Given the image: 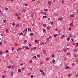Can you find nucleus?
<instances>
[{
  "instance_id": "1",
  "label": "nucleus",
  "mask_w": 78,
  "mask_h": 78,
  "mask_svg": "<svg viewBox=\"0 0 78 78\" xmlns=\"http://www.w3.org/2000/svg\"><path fill=\"white\" fill-rule=\"evenodd\" d=\"M63 19H64V18L62 17V18H58V20H62Z\"/></svg>"
},
{
  "instance_id": "2",
  "label": "nucleus",
  "mask_w": 78,
  "mask_h": 78,
  "mask_svg": "<svg viewBox=\"0 0 78 78\" xmlns=\"http://www.w3.org/2000/svg\"><path fill=\"white\" fill-rule=\"evenodd\" d=\"M25 11H26V9H22V12H25Z\"/></svg>"
},
{
  "instance_id": "3",
  "label": "nucleus",
  "mask_w": 78,
  "mask_h": 78,
  "mask_svg": "<svg viewBox=\"0 0 78 78\" xmlns=\"http://www.w3.org/2000/svg\"><path fill=\"white\" fill-rule=\"evenodd\" d=\"M13 74H14V72L13 71L11 73V76H12V75H13Z\"/></svg>"
},
{
  "instance_id": "4",
  "label": "nucleus",
  "mask_w": 78,
  "mask_h": 78,
  "mask_svg": "<svg viewBox=\"0 0 78 78\" xmlns=\"http://www.w3.org/2000/svg\"><path fill=\"white\" fill-rule=\"evenodd\" d=\"M22 48H19L17 50V51H19V50H22Z\"/></svg>"
},
{
  "instance_id": "5",
  "label": "nucleus",
  "mask_w": 78,
  "mask_h": 78,
  "mask_svg": "<svg viewBox=\"0 0 78 78\" xmlns=\"http://www.w3.org/2000/svg\"><path fill=\"white\" fill-rule=\"evenodd\" d=\"M48 5H51V1H49L48 2Z\"/></svg>"
},
{
  "instance_id": "6",
  "label": "nucleus",
  "mask_w": 78,
  "mask_h": 78,
  "mask_svg": "<svg viewBox=\"0 0 78 78\" xmlns=\"http://www.w3.org/2000/svg\"><path fill=\"white\" fill-rule=\"evenodd\" d=\"M31 28L29 27L28 28V31H31Z\"/></svg>"
},
{
  "instance_id": "7",
  "label": "nucleus",
  "mask_w": 78,
  "mask_h": 78,
  "mask_svg": "<svg viewBox=\"0 0 78 78\" xmlns=\"http://www.w3.org/2000/svg\"><path fill=\"white\" fill-rule=\"evenodd\" d=\"M51 38V36H49V37L47 38V40H49V39H50Z\"/></svg>"
},
{
  "instance_id": "8",
  "label": "nucleus",
  "mask_w": 78,
  "mask_h": 78,
  "mask_svg": "<svg viewBox=\"0 0 78 78\" xmlns=\"http://www.w3.org/2000/svg\"><path fill=\"white\" fill-rule=\"evenodd\" d=\"M43 27H47V25L45 24H44L43 25Z\"/></svg>"
},
{
  "instance_id": "9",
  "label": "nucleus",
  "mask_w": 78,
  "mask_h": 78,
  "mask_svg": "<svg viewBox=\"0 0 78 78\" xmlns=\"http://www.w3.org/2000/svg\"><path fill=\"white\" fill-rule=\"evenodd\" d=\"M7 68H8V69H11V66H9L7 67Z\"/></svg>"
},
{
  "instance_id": "10",
  "label": "nucleus",
  "mask_w": 78,
  "mask_h": 78,
  "mask_svg": "<svg viewBox=\"0 0 78 78\" xmlns=\"http://www.w3.org/2000/svg\"><path fill=\"white\" fill-rule=\"evenodd\" d=\"M70 54V52L67 53V55L69 56V55Z\"/></svg>"
},
{
  "instance_id": "11",
  "label": "nucleus",
  "mask_w": 78,
  "mask_h": 78,
  "mask_svg": "<svg viewBox=\"0 0 78 78\" xmlns=\"http://www.w3.org/2000/svg\"><path fill=\"white\" fill-rule=\"evenodd\" d=\"M44 42H42L41 44L40 45H44Z\"/></svg>"
},
{
  "instance_id": "12",
  "label": "nucleus",
  "mask_w": 78,
  "mask_h": 78,
  "mask_svg": "<svg viewBox=\"0 0 78 78\" xmlns=\"http://www.w3.org/2000/svg\"><path fill=\"white\" fill-rule=\"evenodd\" d=\"M57 35H58V34H56L54 35V37H56V36H57Z\"/></svg>"
},
{
  "instance_id": "13",
  "label": "nucleus",
  "mask_w": 78,
  "mask_h": 78,
  "mask_svg": "<svg viewBox=\"0 0 78 78\" xmlns=\"http://www.w3.org/2000/svg\"><path fill=\"white\" fill-rule=\"evenodd\" d=\"M48 11V9H46L44 10V11Z\"/></svg>"
},
{
  "instance_id": "14",
  "label": "nucleus",
  "mask_w": 78,
  "mask_h": 78,
  "mask_svg": "<svg viewBox=\"0 0 78 78\" xmlns=\"http://www.w3.org/2000/svg\"><path fill=\"white\" fill-rule=\"evenodd\" d=\"M43 18H44V19H45V18H47V16H44L43 17Z\"/></svg>"
},
{
  "instance_id": "15",
  "label": "nucleus",
  "mask_w": 78,
  "mask_h": 78,
  "mask_svg": "<svg viewBox=\"0 0 78 78\" xmlns=\"http://www.w3.org/2000/svg\"><path fill=\"white\" fill-rule=\"evenodd\" d=\"M78 46V43H76V48Z\"/></svg>"
},
{
  "instance_id": "16",
  "label": "nucleus",
  "mask_w": 78,
  "mask_h": 78,
  "mask_svg": "<svg viewBox=\"0 0 78 78\" xmlns=\"http://www.w3.org/2000/svg\"><path fill=\"white\" fill-rule=\"evenodd\" d=\"M67 41H70V37H69L67 39Z\"/></svg>"
},
{
  "instance_id": "17",
  "label": "nucleus",
  "mask_w": 78,
  "mask_h": 78,
  "mask_svg": "<svg viewBox=\"0 0 78 78\" xmlns=\"http://www.w3.org/2000/svg\"><path fill=\"white\" fill-rule=\"evenodd\" d=\"M22 34H23V33L22 32H21L19 34V35L21 36V35H22Z\"/></svg>"
},
{
  "instance_id": "18",
  "label": "nucleus",
  "mask_w": 78,
  "mask_h": 78,
  "mask_svg": "<svg viewBox=\"0 0 78 78\" xmlns=\"http://www.w3.org/2000/svg\"><path fill=\"white\" fill-rule=\"evenodd\" d=\"M72 75H73V74H69V75H68V77H69V76H72Z\"/></svg>"
},
{
  "instance_id": "19",
  "label": "nucleus",
  "mask_w": 78,
  "mask_h": 78,
  "mask_svg": "<svg viewBox=\"0 0 78 78\" xmlns=\"http://www.w3.org/2000/svg\"><path fill=\"white\" fill-rule=\"evenodd\" d=\"M70 17H74V15H71Z\"/></svg>"
},
{
  "instance_id": "20",
  "label": "nucleus",
  "mask_w": 78,
  "mask_h": 78,
  "mask_svg": "<svg viewBox=\"0 0 78 78\" xmlns=\"http://www.w3.org/2000/svg\"><path fill=\"white\" fill-rule=\"evenodd\" d=\"M43 31H44V33H46V32H47L45 30V29H43Z\"/></svg>"
},
{
  "instance_id": "21",
  "label": "nucleus",
  "mask_w": 78,
  "mask_h": 78,
  "mask_svg": "<svg viewBox=\"0 0 78 78\" xmlns=\"http://www.w3.org/2000/svg\"><path fill=\"white\" fill-rule=\"evenodd\" d=\"M17 45H18V44H17V43H16L15 44V46H16V47H17Z\"/></svg>"
},
{
  "instance_id": "22",
  "label": "nucleus",
  "mask_w": 78,
  "mask_h": 78,
  "mask_svg": "<svg viewBox=\"0 0 78 78\" xmlns=\"http://www.w3.org/2000/svg\"><path fill=\"white\" fill-rule=\"evenodd\" d=\"M77 50L75 48L74 49V51L75 52Z\"/></svg>"
},
{
  "instance_id": "23",
  "label": "nucleus",
  "mask_w": 78,
  "mask_h": 78,
  "mask_svg": "<svg viewBox=\"0 0 78 78\" xmlns=\"http://www.w3.org/2000/svg\"><path fill=\"white\" fill-rule=\"evenodd\" d=\"M30 35L31 36H33V33H31L30 34Z\"/></svg>"
},
{
  "instance_id": "24",
  "label": "nucleus",
  "mask_w": 78,
  "mask_h": 78,
  "mask_svg": "<svg viewBox=\"0 0 78 78\" xmlns=\"http://www.w3.org/2000/svg\"><path fill=\"white\" fill-rule=\"evenodd\" d=\"M73 23H72L70 24V25L71 27H72V26H73Z\"/></svg>"
},
{
  "instance_id": "25",
  "label": "nucleus",
  "mask_w": 78,
  "mask_h": 78,
  "mask_svg": "<svg viewBox=\"0 0 78 78\" xmlns=\"http://www.w3.org/2000/svg\"><path fill=\"white\" fill-rule=\"evenodd\" d=\"M25 48H26V49H29L30 48L27 47V46H26L25 47Z\"/></svg>"
},
{
  "instance_id": "26",
  "label": "nucleus",
  "mask_w": 78,
  "mask_h": 78,
  "mask_svg": "<svg viewBox=\"0 0 78 78\" xmlns=\"http://www.w3.org/2000/svg\"><path fill=\"white\" fill-rule=\"evenodd\" d=\"M18 72H21V69H19L18 70Z\"/></svg>"
},
{
  "instance_id": "27",
  "label": "nucleus",
  "mask_w": 78,
  "mask_h": 78,
  "mask_svg": "<svg viewBox=\"0 0 78 78\" xmlns=\"http://www.w3.org/2000/svg\"><path fill=\"white\" fill-rule=\"evenodd\" d=\"M6 31L7 32V33H8L9 32V31H8V29H7L6 30Z\"/></svg>"
},
{
  "instance_id": "28",
  "label": "nucleus",
  "mask_w": 78,
  "mask_h": 78,
  "mask_svg": "<svg viewBox=\"0 0 78 78\" xmlns=\"http://www.w3.org/2000/svg\"><path fill=\"white\" fill-rule=\"evenodd\" d=\"M69 66H66L65 68V69H69Z\"/></svg>"
},
{
  "instance_id": "29",
  "label": "nucleus",
  "mask_w": 78,
  "mask_h": 78,
  "mask_svg": "<svg viewBox=\"0 0 78 78\" xmlns=\"http://www.w3.org/2000/svg\"><path fill=\"white\" fill-rule=\"evenodd\" d=\"M50 27H47V30H50Z\"/></svg>"
},
{
  "instance_id": "30",
  "label": "nucleus",
  "mask_w": 78,
  "mask_h": 78,
  "mask_svg": "<svg viewBox=\"0 0 78 78\" xmlns=\"http://www.w3.org/2000/svg\"><path fill=\"white\" fill-rule=\"evenodd\" d=\"M35 41L36 42V43H38V41H37V40H35Z\"/></svg>"
},
{
  "instance_id": "31",
  "label": "nucleus",
  "mask_w": 78,
  "mask_h": 78,
  "mask_svg": "<svg viewBox=\"0 0 78 78\" xmlns=\"http://www.w3.org/2000/svg\"><path fill=\"white\" fill-rule=\"evenodd\" d=\"M17 19L18 20H19V19H20L21 18H20V17H17Z\"/></svg>"
},
{
  "instance_id": "32",
  "label": "nucleus",
  "mask_w": 78,
  "mask_h": 78,
  "mask_svg": "<svg viewBox=\"0 0 78 78\" xmlns=\"http://www.w3.org/2000/svg\"><path fill=\"white\" fill-rule=\"evenodd\" d=\"M27 34V32L25 33V34L24 35V37H25Z\"/></svg>"
},
{
  "instance_id": "33",
  "label": "nucleus",
  "mask_w": 78,
  "mask_h": 78,
  "mask_svg": "<svg viewBox=\"0 0 78 78\" xmlns=\"http://www.w3.org/2000/svg\"><path fill=\"white\" fill-rule=\"evenodd\" d=\"M40 72H43V70L42 69L40 70Z\"/></svg>"
},
{
  "instance_id": "34",
  "label": "nucleus",
  "mask_w": 78,
  "mask_h": 78,
  "mask_svg": "<svg viewBox=\"0 0 78 78\" xmlns=\"http://www.w3.org/2000/svg\"><path fill=\"white\" fill-rule=\"evenodd\" d=\"M0 54H1V55H2V54H3V52H2L1 51H0Z\"/></svg>"
},
{
  "instance_id": "35",
  "label": "nucleus",
  "mask_w": 78,
  "mask_h": 78,
  "mask_svg": "<svg viewBox=\"0 0 78 78\" xmlns=\"http://www.w3.org/2000/svg\"><path fill=\"white\" fill-rule=\"evenodd\" d=\"M14 50V47H12V51H13Z\"/></svg>"
},
{
  "instance_id": "36",
  "label": "nucleus",
  "mask_w": 78,
  "mask_h": 78,
  "mask_svg": "<svg viewBox=\"0 0 78 78\" xmlns=\"http://www.w3.org/2000/svg\"><path fill=\"white\" fill-rule=\"evenodd\" d=\"M33 76H34V75H32L31 76V78H33Z\"/></svg>"
},
{
  "instance_id": "37",
  "label": "nucleus",
  "mask_w": 78,
  "mask_h": 78,
  "mask_svg": "<svg viewBox=\"0 0 78 78\" xmlns=\"http://www.w3.org/2000/svg\"><path fill=\"white\" fill-rule=\"evenodd\" d=\"M12 26H14L15 25V23H13L12 24Z\"/></svg>"
},
{
  "instance_id": "38",
  "label": "nucleus",
  "mask_w": 78,
  "mask_h": 78,
  "mask_svg": "<svg viewBox=\"0 0 78 78\" xmlns=\"http://www.w3.org/2000/svg\"><path fill=\"white\" fill-rule=\"evenodd\" d=\"M16 28H18V27H19V24H17L16 25Z\"/></svg>"
},
{
  "instance_id": "39",
  "label": "nucleus",
  "mask_w": 78,
  "mask_h": 78,
  "mask_svg": "<svg viewBox=\"0 0 78 78\" xmlns=\"http://www.w3.org/2000/svg\"><path fill=\"white\" fill-rule=\"evenodd\" d=\"M6 22V20H3V22L4 23H5V22Z\"/></svg>"
},
{
  "instance_id": "40",
  "label": "nucleus",
  "mask_w": 78,
  "mask_h": 78,
  "mask_svg": "<svg viewBox=\"0 0 78 78\" xmlns=\"http://www.w3.org/2000/svg\"><path fill=\"white\" fill-rule=\"evenodd\" d=\"M73 56H74V57H75V58H76V55L74 54L73 55Z\"/></svg>"
},
{
  "instance_id": "41",
  "label": "nucleus",
  "mask_w": 78,
  "mask_h": 78,
  "mask_svg": "<svg viewBox=\"0 0 78 78\" xmlns=\"http://www.w3.org/2000/svg\"><path fill=\"white\" fill-rule=\"evenodd\" d=\"M34 59H36V56H35L34 57Z\"/></svg>"
},
{
  "instance_id": "42",
  "label": "nucleus",
  "mask_w": 78,
  "mask_h": 78,
  "mask_svg": "<svg viewBox=\"0 0 78 78\" xmlns=\"http://www.w3.org/2000/svg\"><path fill=\"white\" fill-rule=\"evenodd\" d=\"M27 40H26L24 41V43H26V42H27Z\"/></svg>"
},
{
  "instance_id": "43",
  "label": "nucleus",
  "mask_w": 78,
  "mask_h": 78,
  "mask_svg": "<svg viewBox=\"0 0 78 78\" xmlns=\"http://www.w3.org/2000/svg\"><path fill=\"white\" fill-rule=\"evenodd\" d=\"M33 15H34V13H33L32 14V17H33Z\"/></svg>"
},
{
  "instance_id": "44",
  "label": "nucleus",
  "mask_w": 78,
  "mask_h": 78,
  "mask_svg": "<svg viewBox=\"0 0 78 78\" xmlns=\"http://www.w3.org/2000/svg\"><path fill=\"white\" fill-rule=\"evenodd\" d=\"M51 25H53V22H51Z\"/></svg>"
},
{
  "instance_id": "45",
  "label": "nucleus",
  "mask_w": 78,
  "mask_h": 78,
  "mask_svg": "<svg viewBox=\"0 0 78 78\" xmlns=\"http://www.w3.org/2000/svg\"><path fill=\"white\" fill-rule=\"evenodd\" d=\"M52 62L53 63H54V62H55V60H53Z\"/></svg>"
},
{
  "instance_id": "46",
  "label": "nucleus",
  "mask_w": 78,
  "mask_h": 78,
  "mask_svg": "<svg viewBox=\"0 0 78 78\" xmlns=\"http://www.w3.org/2000/svg\"><path fill=\"white\" fill-rule=\"evenodd\" d=\"M43 52H44V53H45L44 54V55L45 54V53H46V52H45V50H44L43 51Z\"/></svg>"
},
{
  "instance_id": "47",
  "label": "nucleus",
  "mask_w": 78,
  "mask_h": 78,
  "mask_svg": "<svg viewBox=\"0 0 78 78\" xmlns=\"http://www.w3.org/2000/svg\"><path fill=\"white\" fill-rule=\"evenodd\" d=\"M32 60H30V61H29L30 63H32Z\"/></svg>"
},
{
  "instance_id": "48",
  "label": "nucleus",
  "mask_w": 78,
  "mask_h": 78,
  "mask_svg": "<svg viewBox=\"0 0 78 78\" xmlns=\"http://www.w3.org/2000/svg\"><path fill=\"white\" fill-rule=\"evenodd\" d=\"M33 48L34 49V50H35V49H36V47H34Z\"/></svg>"
},
{
  "instance_id": "49",
  "label": "nucleus",
  "mask_w": 78,
  "mask_h": 78,
  "mask_svg": "<svg viewBox=\"0 0 78 78\" xmlns=\"http://www.w3.org/2000/svg\"><path fill=\"white\" fill-rule=\"evenodd\" d=\"M55 57V55H54V54L52 55L51 56V57Z\"/></svg>"
},
{
  "instance_id": "50",
  "label": "nucleus",
  "mask_w": 78,
  "mask_h": 78,
  "mask_svg": "<svg viewBox=\"0 0 78 78\" xmlns=\"http://www.w3.org/2000/svg\"><path fill=\"white\" fill-rule=\"evenodd\" d=\"M5 10H8V9L7 8H5Z\"/></svg>"
},
{
  "instance_id": "51",
  "label": "nucleus",
  "mask_w": 78,
  "mask_h": 78,
  "mask_svg": "<svg viewBox=\"0 0 78 78\" xmlns=\"http://www.w3.org/2000/svg\"><path fill=\"white\" fill-rule=\"evenodd\" d=\"M30 74H31V73H28V75H30Z\"/></svg>"
},
{
  "instance_id": "52",
  "label": "nucleus",
  "mask_w": 78,
  "mask_h": 78,
  "mask_svg": "<svg viewBox=\"0 0 78 78\" xmlns=\"http://www.w3.org/2000/svg\"><path fill=\"white\" fill-rule=\"evenodd\" d=\"M15 16H18V14L17 13H16L15 14Z\"/></svg>"
},
{
  "instance_id": "53",
  "label": "nucleus",
  "mask_w": 78,
  "mask_h": 78,
  "mask_svg": "<svg viewBox=\"0 0 78 78\" xmlns=\"http://www.w3.org/2000/svg\"><path fill=\"white\" fill-rule=\"evenodd\" d=\"M62 3H64V1H62Z\"/></svg>"
},
{
  "instance_id": "54",
  "label": "nucleus",
  "mask_w": 78,
  "mask_h": 78,
  "mask_svg": "<svg viewBox=\"0 0 78 78\" xmlns=\"http://www.w3.org/2000/svg\"><path fill=\"white\" fill-rule=\"evenodd\" d=\"M2 41H1V42H0V45H2Z\"/></svg>"
},
{
  "instance_id": "55",
  "label": "nucleus",
  "mask_w": 78,
  "mask_h": 78,
  "mask_svg": "<svg viewBox=\"0 0 78 78\" xmlns=\"http://www.w3.org/2000/svg\"><path fill=\"white\" fill-rule=\"evenodd\" d=\"M37 57L38 58H40V55H37Z\"/></svg>"
},
{
  "instance_id": "56",
  "label": "nucleus",
  "mask_w": 78,
  "mask_h": 78,
  "mask_svg": "<svg viewBox=\"0 0 78 78\" xmlns=\"http://www.w3.org/2000/svg\"><path fill=\"white\" fill-rule=\"evenodd\" d=\"M25 48V46H23L22 47L23 49H24V48Z\"/></svg>"
},
{
  "instance_id": "57",
  "label": "nucleus",
  "mask_w": 78,
  "mask_h": 78,
  "mask_svg": "<svg viewBox=\"0 0 78 78\" xmlns=\"http://www.w3.org/2000/svg\"><path fill=\"white\" fill-rule=\"evenodd\" d=\"M43 14H44V15H46V12H44Z\"/></svg>"
},
{
  "instance_id": "58",
  "label": "nucleus",
  "mask_w": 78,
  "mask_h": 78,
  "mask_svg": "<svg viewBox=\"0 0 78 78\" xmlns=\"http://www.w3.org/2000/svg\"><path fill=\"white\" fill-rule=\"evenodd\" d=\"M2 77H3V78H5V76L3 75L2 76Z\"/></svg>"
},
{
  "instance_id": "59",
  "label": "nucleus",
  "mask_w": 78,
  "mask_h": 78,
  "mask_svg": "<svg viewBox=\"0 0 78 78\" xmlns=\"http://www.w3.org/2000/svg\"><path fill=\"white\" fill-rule=\"evenodd\" d=\"M42 74H43V75H45V73L43 72L42 73Z\"/></svg>"
},
{
  "instance_id": "60",
  "label": "nucleus",
  "mask_w": 78,
  "mask_h": 78,
  "mask_svg": "<svg viewBox=\"0 0 78 78\" xmlns=\"http://www.w3.org/2000/svg\"><path fill=\"white\" fill-rule=\"evenodd\" d=\"M63 51H64L65 52H66V51H66V49H64V50H63Z\"/></svg>"
},
{
  "instance_id": "61",
  "label": "nucleus",
  "mask_w": 78,
  "mask_h": 78,
  "mask_svg": "<svg viewBox=\"0 0 78 78\" xmlns=\"http://www.w3.org/2000/svg\"><path fill=\"white\" fill-rule=\"evenodd\" d=\"M58 28H56L55 29V31H58Z\"/></svg>"
},
{
  "instance_id": "62",
  "label": "nucleus",
  "mask_w": 78,
  "mask_h": 78,
  "mask_svg": "<svg viewBox=\"0 0 78 78\" xmlns=\"http://www.w3.org/2000/svg\"><path fill=\"white\" fill-rule=\"evenodd\" d=\"M8 50H7L5 51V53H8Z\"/></svg>"
},
{
  "instance_id": "63",
  "label": "nucleus",
  "mask_w": 78,
  "mask_h": 78,
  "mask_svg": "<svg viewBox=\"0 0 78 78\" xmlns=\"http://www.w3.org/2000/svg\"><path fill=\"white\" fill-rule=\"evenodd\" d=\"M72 66H75V63H73L72 64Z\"/></svg>"
},
{
  "instance_id": "64",
  "label": "nucleus",
  "mask_w": 78,
  "mask_h": 78,
  "mask_svg": "<svg viewBox=\"0 0 78 78\" xmlns=\"http://www.w3.org/2000/svg\"><path fill=\"white\" fill-rule=\"evenodd\" d=\"M69 30H71V27H69Z\"/></svg>"
}]
</instances>
